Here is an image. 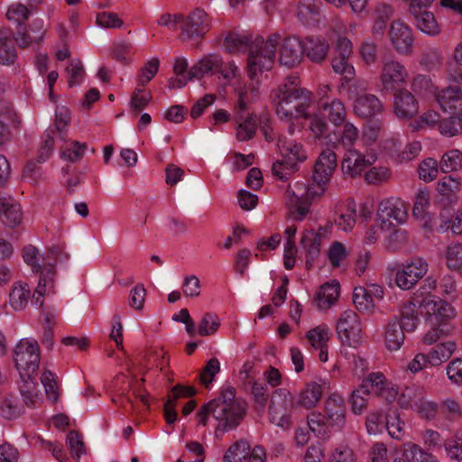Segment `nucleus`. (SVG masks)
<instances>
[{
  "label": "nucleus",
  "mask_w": 462,
  "mask_h": 462,
  "mask_svg": "<svg viewBox=\"0 0 462 462\" xmlns=\"http://www.w3.org/2000/svg\"><path fill=\"white\" fill-rule=\"evenodd\" d=\"M279 39V35L273 34L264 42L263 37L257 36L250 44L251 41L247 36L228 32L224 41V47L229 53H237L248 49L247 74L254 80L259 73L273 68Z\"/></svg>",
  "instance_id": "f257e3e1"
},
{
  "label": "nucleus",
  "mask_w": 462,
  "mask_h": 462,
  "mask_svg": "<svg viewBox=\"0 0 462 462\" xmlns=\"http://www.w3.org/2000/svg\"><path fill=\"white\" fill-rule=\"evenodd\" d=\"M247 404L240 399H236V389L227 386L222 389L218 398L204 404L197 412L199 423L206 426L208 416L211 414L218 424L216 428V436L236 429L246 414Z\"/></svg>",
  "instance_id": "f03ea898"
},
{
  "label": "nucleus",
  "mask_w": 462,
  "mask_h": 462,
  "mask_svg": "<svg viewBox=\"0 0 462 462\" xmlns=\"http://www.w3.org/2000/svg\"><path fill=\"white\" fill-rule=\"evenodd\" d=\"M272 101L281 118L310 116L307 108L310 104V92L298 87V78L289 76L272 93Z\"/></svg>",
  "instance_id": "7ed1b4c3"
},
{
  "label": "nucleus",
  "mask_w": 462,
  "mask_h": 462,
  "mask_svg": "<svg viewBox=\"0 0 462 462\" xmlns=\"http://www.w3.org/2000/svg\"><path fill=\"white\" fill-rule=\"evenodd\" d=\"M314 184L307 186L302 182L289 185L286 191L287 205L291 217L296 220H302L309 213L312 201L320 199L328 189V183L313 180Z\"/></svg>",
  "instance_id": "20e7f679"
},
{
  "label": "nucleus",
  "mask_w": 462,
  "mask_h": 462,
  "mask_svg": "<svg viewBox=\"0 0 462 462\" xmlns=\"http://www.w3.org/2000/svg\"><path fill=\"white\" fill-rule=\"evenodd\" d=\"M278 147L282 159L273 163L272 171L273 175L284 180L298 170V162L305 161L307 155L300 143L286 137H279Z\"/></svg>",
  "instance_id": "39448f33"
},
{
  "label": "nucleus",
  "mask_w": 462,
  "mask_h": 462,
  "mask_svg": "<svg viewBox=\"0 0 462 462\" xmlns=\"http://www.w3.org/2000/svg\"><path fill=\"white\" fill-rule=\"evenodd\" d=\"M40 359V346L35 340L22 339L14 349V361L21 378L36 374Z\"/></svg>",
  "instance_id": "423d86ee"
},
{
  "label": "nucleus",
  "mask_w": 462,
  "mask_h": 462,
  "mask_svg": "<svg viewBox=\"0 0 462 462\" xmlns=\"http://www.w3.org/2000/svg\"><path fill=\"white\" fill-rule=\"evenodd\" d=\"M338 337L343 344L356 347L361 341V326L357 314L346 310L340 314L336 326Z\"/></svg>",
  "instance_id": "0eeeda50"
},
{
  "label": "nucleus",
  "mask_w": 462,
  "mask_h": 462,
  "mask_svg": "<svg viewBox=\"0 0 462 462\" xmlns=\"http://www.w3.org/2000/svg\"><path fill=\"white\" fill-rule=\"evenodd\" d=\"M408 76L407 69L400 61L384 59L380 76L381 92L383 94L393 93L397 89L398 85L407 81Z\"/></svg>",
  "instance_id": "6e6552de"
},
{
  "label": "nucleus",
  "mask_w": 462,
  "mask_h": 462,
  "mask_svg": "<svg viewBox=\"0 0 462 462\" xmlns=\"http://www.w3.org/2000/svg\"><path fill=\"white\" fill-rule=\"evenodd\" d=\"M377 216L381 220V228L384 230L403 223L408 214L403 201L391 199L383 200L379 204Z\"/></svg>",
  "instance_id": "1a4fd4ad"
},
{
  "label": "nucleus",
  "mask_w": 462,
  "mask_h": 462,
  "mask_svg": "<svg viewBox=\"0 0 462 462\" xmlns=\"http://www.w3.org/2000/svg\"><path fill=\"white\" fill-rule=\"evenodd\" d=\"M428 272V263L422 258L411 259L410 263L402 265L395 275L397 286L402 290H410Z\"/></svg>",
  "instance_id": "9d476101"
},
{
  "label": "nucleus",
  "mask_w": 462,
  "mask_h": 462,
  "mask_svg": "<svg viewBox=\"0 0 462 462\" xmlns=\"http://www.w3.org/2000/svg\"><path fill=\"white\" fill-rule=\"evenodd\" d=\"M208 30L209 21L207 13L197 8L183 21L180 38L183 41H197L203 38Z\"/></svg>",
  "instance_id": "9b49d317"
},
{
  "label": "nucleus",
  "mask_w": 462,
  "mask_h": 462,
  "mask_svg": "<svg viewBox=\"0 0 462 462\" xmlns=\"http://www.w3.org/2000/svg\"><path fill=\"white\" fill-rule=\"evenodd\" d=\"M293 406V397L289 392L280 390L269 405L270 421L282 429H289L291 417L287 414L289 407Z\"/></svg>",
  "instance_id": "f8f14e48"
},
{
  "label": "nucleus",
  "mask_w": 462,
  "mask_h": 462,
  "mask_svg": "<svg viewBox=\"0 0 462 462\" xmlns=\"http://www.w3.org/2000/svg\"><path fill=\"white\" fill-rule=\"evenodd\" d=\"M389 38L395 51L409 56L413 51L414 37L411 29L404 23L397 20L391 23Z\"/></svg>",
  "instance_id": "ddd939ff"
},
{
  "label": "nucleus",
  "mask_w": 462,
  "mask_h": 462,
  "mask_svg": "<svg viewBox=\"0 0 462 462\" xmlns=\"http://www.w3.org/2000/svg\"><path fill=\"white\" fill-rule=\"evenodd\" d=\"M393 113L401 119H410L419 111V103L415 97L405 88L393 91Z\"/></svg>",
  "instance_id": "4468645a"
},
{
  "label": "nucleus",
  "mask_w": 462,
  "mask_h": 462,
  "mask_svg": "<svg viewBox=\"0 0 462 462\" xmlns=\"http://www.w3.org/2000/svg\"><path fill=\"white\" fill-rule=\"evenodd\" d=\"M374 162L375 157L374 155L365 157L356 150H349L345 153L341 170L345 177L355 178Z\"/></svg>",
  "instance_id": "2eb2a0df"
},
{
  "label": "nucleus",
  "mask_w": 462,
  "mask_h": 462,
  "mask_svg": "<svg viewBox=\"0 0 462 462\" xmlns=\"http://www.w3.org/2000/svg\"><path fill=\"white\" fill-rule=\"evenodd\" d=\"M304 53V44L296 36L283 39L280 48V63L293 68L300 63Z\"/></svg>",
  "instance_id": "dca6fc26"
},
{
  "label": "nucleus",
  "mask_w": 462,
  "mask_h": 462,
  "mask_svg": "<svg viewBox=\"0 0 462 462\" xmlns=\"http://www.w3.org/2000/svg\"><path fill=\"white\" fill-rule=\"evenodd\" d=\"M409 13L412 17V23L421 32L430 36H438L440 34L441 27L432 12L422 10L414 5L409 6Z\"/></svg>",
  "instance_id": "f3484780"
},
{
  "label": "nucleus",
  "mask_w": 462,
  "mask_h": 462,
  "mask_svg": "<svg viewBox=\"0 0 462 462\" xmlns=\"http://www.w3.org/2000/svg\"><path fill=\"white\" fill-rule=\"evenodd\" d=\"M337 167V155L331 149L322 151L316 161L313 180L328 183Z\"/></svg>",
  "instance_id": "a211bd4d"
},
{
  "label": "nucleus",
  "mask_w": 462,
  "mask_h": 462,
  "mask_svg": "<svg viewBox=\"0 0 462 462\" xmlns=\"http://www.w3.org/2000/svg\"><path fill=\"white\" fill-rule=\"evenodd\" d=\"M325 418L328 426L342 429L346 424V405L344 399L332 394L325 402Z\"/></svg>",
  "instance_id": "6ab92c4d"
},
{
  "label": "nucleus",
  "mask_w": 462,
  "mask_h": 462,
  "mask_svg": "<svg viewBox=\"0 0 462 462\" xmlns=\"http://www.w3.org/2000/svg\"><path fill=\"white\" fill-rule=\"evenodd\" d=\"M435 100L444 112H462V89L448 87L435 94Z\"/></svg>",
  "instance_id": "aec40b11"
},
{
  "label": "nucleus",
  "mask_w": 462,
  "mask_h": 462,
  "mask_svg": "<svg viewBox=\"0 0 462 462\" xmlns=\"http://www.w3.org/2000/svg\"><path fill=\"white\" fill-rule=\"evenodd\" d=\"M320 115L326 116L335 125H341L346 118V109L343 103L336 98H320L318 101Z\"/></svg>",
  "instance_id": "412c9836"
},
{
  "label": "nucleus",
  "mask_w": 462,
  "mask_h": 462,
  "mask_svg": "<svg viewBox=\"0 0 462 462\" xmlns=\"http://www.w3.org/2000/svg\"><path fill=\"white\" fill-rule=\"evenodd\" d=\"M354 110L359 117L370 118L382 113L383 105L376 96L365 94L356 98Z\"/></svg>",
  "instance_id": "4be33fe9"
},
{
  "label": "nucleus",
  "mask_w": 462,
  "mask_h": 462,
  "mask_svg": "<svg viewBox=\"0 0 462 462\" xmlns=\"http://www.w3.org/2000/svg\"><path fill=\"white\" fill-rule=\"evenodd\" d=\"M23 219L21 206L11 199L0 197V220L9 227L19 226Z\"/></svg>",
  "instance_id": "5701e85b"
},
{
  "label": "nucleus",
  "mask_w": 462,
  "mask_h": 462,
  "mask_svg": "<svg viewBox=\"0 0 462 462\" xmlns=\"http://www.w3.org/2000/svg\"><path fill=\"white\" fill-rule=\"evenodd\" d=\"M199 64L204 75L206 73H221L225 79H231L236 75V67L229 64L228 69H226L221 57L217 54L203 58L199 61Z\"/></svg>",
  "instance_id": "b1692460"
},
{
  "label": "nucleus",
  "mask_w": 462,
  "mask_h": 462,
  "mask_svg": "<svg viewBox=\"0 0 462 462\" xmlns=\"http://www.w3.org/2000/svg\"><path fill=\"white\" fill-rule=\"evenodd\" d=\"M30 31L31 33L28 32L25 25H20V27L17 28L14 40L23 48L29 46L33 42H39L42 40L45 33V31L43 30V22L42 20L33 21Z\"/></svg>",
  "instance_id": "393cba45"
},
{
  "label": "nucleus",
  "mask_w": 462,
  "mask_h": 462,
  "mask_svg": "<svg viewBox=\"0 0 462 462\" xmlns=\"http://www.w3.org/2000/svg\"><path fill=\"white\" fill-rule=\"evenodd\" d=\"M320 239V235L313 230L304 232L301 236L300 244L306 252L305 264L307 269H310L315 260L319 256Z\"/></svg>",
  "instance_id": "a878e982"
},
{
  "label": "nucleus",
  "mask_w": 462,
  "mask_h": 462,
  "mask_svg": "<svg viewBox=\"0 0 462 462\" xmlns=\"http://www.w3.org/2000/svg\"><path fill=\"white\" fill-rule=\"evenodd\" d=\"M339 283L336 281L323 284L315 298L317 306L320 310H328L336 303L339 297Z\"/></svg>",
  "instance_id": "bb28decb"
},
{
  "label": "nucleus",
  "mask_w": 462,
  "mask_h": 462,
  "mask_svg": "<svg viewBox=\"0 0 462 462\" xmlns=\"http://www.w3.org/2000/svg\"><path fill=\"white\" fill-rule=\"evenodd\" d=\"M30 299L31 289L28 283L19 282L12 286L9 293V303L14 310H24Z\"/></svg>",
  "instance_id": "cd10ccee"
},
{
  "label": "nucleus",
  "mask_w": 462,
  "mask_h": 462,
  "mask_svg": "<svg viewBox=\"0 0 462 462\" xmlns=\"http://www.w3.org/2000/svg\"><path fill=\"white\" fill-rule=\"evenodd\" d=\"M329 49L328 43L319 38L307 37L304 43V52L313 62L319 63L323 61L328 55Z\"/></svg>",
  "instance_id": "c85d7f7f"
},
{
  "label": "nucleus",
  "mask_w": 462,
  "mask_h": 462,
  "mask_svg": "<svg viewBox=\"0 0 462 462\" xmlns=\"http://www.w3.org/2000/svg\"><path fill=\"white\" fill-rule=\"evenodd\" d=\"M405 339L404 331L400 327V321L397 317L391 319L385 329L386 347L393 351L398 350L402 346Z\"/></svg>",
  "instance_id": "c756f323"
},
{
  "label": "nucleus",
  "mask_w": 462,
  "mask_h": 462,
  "mask_svg": "<svg viewBox=\"0 0 462 462\" xmlns=\"http://www.w3.org/2000/svg\"><path fill=\"white\" fill-rule=\"evenodd\" d=\"M455 350L456 344L453 341H447L436 345L428 354H426L430 365H440L451 356Z\"/></svg>",
  "instance_id": "7c9ffc66"
},
{
  "label": "nucleus",
  "mask_w": 462,
  "mask_h": 462,
  "mask_svg": "<svg viewBox=\"0 0 462 462\" xmlns=\"http://www.w3.org/2000/svg\"><path fill=\"white\" fill-rule=\"evenodd\" d=\"M425 396V391L418 386L405 387L398 398L402 409L415 410Z\"/></svg>",
  "instance_id": "2f4dec72"
},
{
  "label": "nucleus",
  "mask_w": 462,
  "mask_h": 462,
  "mask_svg": "<svg viewBox=\"0 0 462 462\" xmlns=\"http://www.w3.org/2000/svg\"><path fill=\"white\" fill-rule=\"evenodd\" d=\"M321 385L316 382L309 383L300 392L297 405L311 409L317 405L321 398Z\"/></svg>",
  "instance_id": "473e14b6"
},
{
  "label": "nucleus",
  "mask_w": 462,
  "mask_h": 462,
  "mask_svg": "<svg viewBox=\"0 0 462 462\" xmlns=\"http://www.w3.org/2000/svg\"><path fill=\"white\" fill-rule=\"evenodd\" d=\"M439 131L448 137L462 134V112L452 113L451 116L442 118Z\"/></svg>",
  "instance_id": "72a5a7b5"
},
{
  "label": "nucleus",
  "mask_w": 462,
  "mask_h": 462,
  "mask_svg": "<svg viewBox=\"0 0 462 462\" xmlns=\"http://www.w3.org/2000/svg\"><path fill=\"white\" fill-rule=\"evenodd\" d=\"M33 374H29L22 379V384L20 385V393L23 397L24 403L28 407H32L36 404L39 400V389L38 384L33 380Z\"/></svg>",
  "instance_id": "f704fd0d"
},
{
  "label": "nucleus",
  "mask_w": 462,
  "mask_h": 462,
  "mask_svg": "<svg viewBox=\"0 0 462 462\" xmlns=\"http://www.w3.org/2000/svg\"><path fill=\"white\" fill-rule=\"evenodd\" d=\"M257 117L256 115L251 114L247 116H243L242 119H238V126L236 128V138L243 142L252 139L256 133Z\"/></svg>",
  "instance_id": "c9c22d12"
},
{
  "label": "nucleus",
  "mask_w": 462,
  "mask_h": 462,
  "mask_svg": "<svg viewBox=\"0 0 462 462\" xmlns=\"http://www.w3.org/2000/svg\"><path fill=\"white\" fill-rule=\"evenodd\" d=\"M16 50L14 40L5 30L0 39V62L3 65L13 64L16 59Z\"/></svg>",
  "instance_id": "e433bc0d"
},
{
  "label": "nucleus",
  "mask_w": 462,
  "mask_h": 462,
  "mask_svg": "<svg viewBox=\"0 0 462 462\" xmlns=\"http://www.w3.org/2000/svg\"><path fill=\"white\" fill-rule=\"evenodd\" d=\"M319 0H300L298 4V17L304 24H310L319 14Z\"/></svg>",
  "instance_id": "4c0bfd02"
},
{
  "label": "nucleus",
  "mask_w": 462,
  "mask_h": 462,
  "mask_svg": "<svg viewBox=\"0 0 462 462\" xmlns=\"http://www.w3.org/2000/svg\"><path fill=\"white\" fill-rule=\"evenodd\" d=\"M439 217L442 222L440 225L441 229H450L454 234H462V213H457L455 216L452 209L444 208L441 210Z\"/></svg>",
  "instance_id": "58836bf2"
},
{
  "label": "nucleus",
  "mask_w": 462,
  "mask_h": 462,
  "mask_svg": "<svg viewBox=\"0 0 462 462\" xmlns=\"http://www.w3.org/2000/svg\"><path fill=\"white\" fill-rule=\"evenodd\" d=\"M439 168L445 173L462 169V152L457 149L445 152L440 160Z\"/></svg>",
  "instance_id": "ea45409f"
},
{
  "label": "nucleus",
  "mask_w": 462,
  "mask_h": 462,
  "mask_svg": "<svg viewBox=\"0 0 462 462\" xmlns=\"http://www.w3.org/2000/svg\"><path fill=\"white\" fill-rule=\"evenodd\" d=\"M415 303H408L403 306L400 315V327L405 332L414 331L418 326L419 319L414 310Z\"/></svg>",
  "instance_id": "a19ab883"
},
{
  "label": "nucleus",
  "mask_w": 462,
  "mask_h": 462,
  "mask_svg": "<svg viewBox=\"0 0 462 462\" xmlns=\"http://www.w3.org/2000/svg\"><path fill=\"white\" fill-rule=\"evenodd\" d=\"M250 445L245 440H238L229 447L224 456V462H242L249 455Z\"/></svg>",
  "instance_id": "79ce46f5"
},
{
  "label": "nucleus",
  "mask_w": 462,
  "mask_h": 462,
  "mask_svg": "<svg viewBox=\"0 0 462 462\" xmlns=\"http://www.w3.org/2000/svg\"><path fill=\"white\" fill-rule=\"evenodd\" d=\"M431 328L424 335L422 342L425 345H432L439 340L448 337L452 328L448 322H442L441 324H430Z\"/></svg>",
  "instance_id": "37998d69"
},
{
  "label": "nucleus",
  "mask_w": 462,
  "mask_h": 462,
  "mask_svg": "<svg viewBox=\"0 0 462 462\" xmlns=\"http://www.w3.org/2000/svg\"><path fill=\"white\" fill-rule=\"evenodd\" d=\"M359 139V132L357 128L351 123H345L343 125V132L340 138L337 139V143H334V147L341 144L347 151L354 150L355 143Z\"/></svg>",
  "instance_id": "c03bdc74"
},
{
  "label": "nucleus",
  "mask_w": 462,
  "mask_h": 462,
  "mask_svg": "<svg viewBox=\"0 0 462 462\" xmlns=\"http://www.w3.org/2000/svg\"><path fill=\"white\" fill-rule=\"evenodd\" d=\"M331 333L325 326H318L308 331L306 337L314 348L327 347Z\"/></svg>",
  "instance_id": "a18cd8bd"
},
{
  "label": "nucleus",
  "mask_w": 462,
  "mask_h": 462,
  "mask_svg": "<svg viewBox=\"0 0 462 462\" xmlns=\"http://www.w3.org/2000/svg\"><path fill=\"white\" fill-rule=\"evenodd\" d=\"M430 200V191L428 189L420 190L416 197L412 210V215L414 217L421 220H425L424 226L428 223V216L426 214V208L429 206Z\"/></svg>",
  "instance_id": "49530a36"
},
{
  "label": "nucleus",
  "mask_w": 462,
  "mask_h": 462,
  "mask_svg": "<svg viewBox=\"0 0 462 462\" xmlns=\"http://www.w3.org/2000/svg\"><path fill=\"white\" fill-rule=\"evenodd\" d=\"M362 60L367 66L374 65L378 60L377 44L371 39L364 40L359 46Z\"/></svg>",
  "instance_id": "de8ad7c7"
},
{
  "label": "nucleus",
  "mask_w": 462,
  "mask_h": 462,
  "mask_svg": "<svg viewBox=\"0 0 462 462\" xmlns=\"http://www.w3.org/2000/svg\"><path fill=\"white\" fill-rule=\"evenodd\" d=\"M220 327V320L218 317L211 312L204 314L201 321L198 327L199 335L206 337L215 334Z\"/></svg>",
  "instance_id": "09e8293b"
},
{
  "label": "nucleus",
  "mask_w": 462,
  "mask_h": 462,
  "mask_svg": "<svg viewBox=\"0 0 462 462\" xmlns=\"http://www.w3.org/2000/svg\"><path fill=\"white\" fill-rule=\"evenodd\" d=\"M370 394L367 383H362L358 389L355 390L351 394L352 411L355 413H361L366 407V397Z\"/></svg>",
  "instance_id": "8fccbe9b"
},
{
  "label": "nucleus",
  "mask_w": 462,
  "mask_h": 462,
  "mask_svg": "<svg viewBox=\"0 0 462 462\" xmlns=\"http://www.w3.org/2000/svg\"><path fill=\"white\" fill-rule=\"evenodd\" d=\"M404 422L401 420L397 411H393L385 417V427L388 433L396 439H401L404 434Z\"/></svg>",
  "instance_id": "3c124183"
},
{
  "label": "nucleus",
  "mask_w": 462,
  "mask_h": 462,
  "mask_svg": "<svg viewBox=\"0 0 462 462\" xmlns=\"http://www.w3.org/2000/svg\"><path fill=\"white\" fill-rule=\"evenodd\" d=\"M353 302L360 311H368L374 308V299L364 287H356L353 292Z\"/></svg>",
  "instance_id": "603ef678"
},
{
  "label": "nucleus",
  "mask_w": 462,
  "mask_h": 462,
  "mask_svg": "<svg viewBox=\"0 0 462 462\" xmlns=\"http://www.w3.org/2000/svg\"><path fill=\"white\" fill-rule=\"evenodd\" d=\"M439 298H437L433 295H426L425 297L420 298L419 294H415V305L418 304V307L421 310L426 316H428L427 321L430 323V319L432 316H435L437 312L438 301Z\"/></svg>",
  "instance_id": "864d4df0"
},
{
  "label": "nucleus",
  "mask_w": 462,
  "mask_h": 462,
  "mask_svg": "<svg viewBox=\"0 0 462 462\" xmlns=\"http://www.w3.org/2000/svg\"><path fill=\"white\" fill-rule=\"evenodd\" d=\"M151 92L145 91L142 86L134 89L131 96L130 106L135 113L144 109L152 100Z\"/></svg>",
  "instance_id": "5fc2aeb1"
},
{
  "label": "nucleus",
  "mask_w": 462,
  "mask_h": 462,
  "mask_svg": "<svg viewBox=\"0 0 462 462\" xmlns=\"http://www.w3.org/2000/svg\"><path fill=\"white\" fill-rule=\"evenodd\" d=\"M419 177L424 181H432L438 176L439 165L433 158L422 161L418 168Z\"/></svg>",
  "instance_id": "6e6d98bb"
},
{
  "label": "nucleus",
  "mask_w": 462,
  "mask_h": 462,
  "mask_svg": "<svg viewBox=\"0 0 462 462\" xmlns=\"http://www.w3.org/2000/svg\"><path fill=\"white\" fill-rule=\"evenodd\" d=\"M334 71L337 74L342 75L343 79L346 81H350L355 77V69L348 62V58L337 56L332 60L331 62Z\"/></svg>",
  "instance_id": "4d7b16f0"
},
{
  "label": "nucleus",
  "mask_w": 462,
  "mask_h": 462,
  "mask_svg": "<svg viewBox=\"0 0 462 462\" xmlns=\"http://www.w3.org/2000/svg\"><path fill=\"white\" fill-rule=\"evenodd\" d=\"M438 308L435 316L430 319V324H441L442 322H448L454 317L453 307L441 299L438 301Z\"/></svg>",
  "instance_id": "13d9d810"
},
{
  "label": "nucleus",
  "mask_w": 462,
  "mask_h": 462,
  "mask_svg": "<svg viewBox=\"0 0 462 462\" xmlns=\"http://www.w3.org/2000/svg\"><path fill=\"white\" fill-rule=\"evenodd\" d=\"M66 72L69 74L68 84L69 88L79 84L85 75L84 66L80 60H72L69 65L66 68Z\"/></svg>",
  "instance_id": "bf43d9fd"
},
{
  "label": "nucleus",
  "mask_w": 462,
  "mask_h": 462,
  "mask_svg": "<svg viewBox=\"0 0 462 462\" xmlns=\"http://www.w3.org/2000/svg\"><path fill=\"white\" fill-rule=\"evenodd\" d=\"M23 261L32 267L33 273H40L42 264L40 263L41 255L37 247L28 245L22 251Z\"/></svg>",
  "instance_id": "052dcab7"
},
{
  "label": "nucleus",
  "mask_w": 462,
  "mask_h": 462,
  "mask_svg": "<svg viewBox=\"0 0 462 462\" xmlns=\"http://www.w3.org/2000/svg\"><path fill=\"white\" fill-rule=\"evenodd\" d=\"M442 62V56L439 51L436 48L425 49L420 57V63L427 69L437 68Z\"/></svg>",
  "instance_id": "680f3d73"
},
{
  "label": "nucleus",
  "mask_w": 462,
  "mask_h": 462,
  "mask_svg": "<svg viewBox=\"0 0 462 462\" xmlns=\"http://www.w3.org/2000/svg\"><path fill=\"white\" fill-rule=\"evenodd\" d=\"M67 446L73 457L79 458L86 452V448L81 436L76 430H70L67 435Z\"/></svg>",
  "instance_id": "e2e57ef3"
},
{
  "label": "nucleus",
  "mask_w": 462,
  "mask_h": 462,
  "mask_svg": "<svg viewBox=\"0 0 462 462\" xmlns=\"http://www.w3.org/2000/svg\"><path fill=\"white\" fill-rule=\"evenodd\" d=\"M42 383L45 388L47 397L56 402L59 399L58 384L54 379V374L51 371H45L41 377Z\"/></svg>",
  "instance_id": "0e129e2a"
},
{
  "label": "nucleus",
  "mask_w": 462,
  "mask_h": 462,
  "mask_svg": "<svg viewBox=\"0 0 462 462\" xmlns=\"http://www.w3.org/2000/svg\"><path fill=\"white\" fill-rule=\"evenodd\" d=\"M160 61L157 58L148 60L141 69V75L138 79L139 86L144 87L156 75Z\"/></svg>",
  "instance_id": "69168bd1"
},
{
  "label": "nucleus",
  "mask_w": 462,
  "mask_h": 462,
  "mask_svg": "<svg viewBox=\"0 0 462 462\" xmlns=\"http://www.w3.org/2000/svg\"><path fill=\"white\" fill-rule=\"evenodd\" d=\"M29 14V9L25 5L22 4H15L8 8L6 18L9 21L17 23V28H19L20 25H25L24 21L27 20Z\"/></svg>",
  "instance_id": "338daca9"
},
{
  "label": "nucleus",
  "mask_w": 462,
  "mask_h": 462,
  "mask_svg": "<svg viewBox=\"0 0 462 462\" xmlns=\"http://www.w3.org/2000/svg\"><path fill=\"white\" fill-rule=\"evenodd\" d=\"M446 372L452 383L462 386V358L451 360L446 367Z\"/></svg>",
  "instance_id": "774afa93"
}]
</instances>
